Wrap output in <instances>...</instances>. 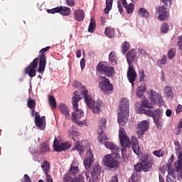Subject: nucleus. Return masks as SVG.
Masks as SVG:
<instances>
[{"mask_svg": "<svg viewBox=\"0 0 182 182\" xmlns=\"http://www.w3.org/2000/svg\"><path fill=\"white\" fill-rule=\"evenodd\" d=\"M50 49V46H47L44 48H42L39 51L38 58H36L28 66H27L24 70L25 75H28L30 77H35L36 76V68L38 69V73H41L43 75V72H45V68H46V54L45 52H48Z\"/></svg>", "mask_w": 182, "mask_h": 182, "instance_id": "nucleus-1", "label": "nucleus"}, {"mask_svg": "<svg viewBox=\"0 0 182 182\" xmlns=\"http://www.w3.org/2000/svg\"><path fill=\"white\" fill-rule=\"evenodd\" d=\"M81 99L82 98L80 97L79 92L77 91H75L74 96L72 97V104L75 112H73L72 117L74 123L78 126H83V124L86 123V119L82 121L79 120L80 119H82V117H85L83 111H82V109H79V102Z\"/></svg>", "mask_w": 182, "mask_h": 182, "instance_id": "nucleus-2", "label": "nucleus"}, {"mask_svg": "<svg viewBox=\"0 0 182 182\" xmlns=\"http://www.w3.org/2000/svg\"><path fill=\"white\" fill-rule=\"evenodd\" d=\"M81 85L82 84L78 81L74 82V86L82 89V90H81V93L82 96H84V100L87 106L90 107V109H92L93 113H99V112H100V105L97 104V102H96V101L89 95V91L85 88V85Z\"/></svg>", "mask_w": 182, "mask_h": 182, "instance_id": "nucleus-3", "label": "nucleus"}, {"mask_svg": "<svg viewBox=\"0 0 182 182\" xmlns=\"http://www.w3.org/2000/svg\"><path fill=\"white\" fill-rule=\"evenodd\" d=\"M153 166H154V159L153 156L146 154L141 156L140 162L134 165V168L137 173H140V171L147 173V171L151 170Z\"/></svg>", "mask_w": 182, "mask_h": 182, "instance_id": "nucleus-4", "label": "nucleus"}, {"mask_svg": "<svg viewBox=\"0 0 182 182\" xmlns=\"http://www.w3.org/2000/svg\"><path fill=\"white\" fill-rule=\"evenodd\" d=\"M129 107L128 100L122 99L118 110V122L121 126H124L129 122Z\"/></svg>", "mask_w": 182, "mask_h": 182, "instance_id": "nucleus-5", "label": "nucleus"}, {"mask_svg": "<svg viewBox=\"0 0 182 182\" xmlns=\"http://www.w3.org/2000/svg\"><path fill=\"white\" fill-rule=\"evenodd\" d=\"M136 113H144L146 116L149 117H152L154 123L156 124V127H159L161 124L160 122V117L163 116V109L158 108L155 110H143L141 107H136Z\"/></svg>", "mask_w": 182, "mask_h": 182, "instance_id": "nucleus-6", "label": "nucleus"}, {"mask_svg": "<svg viewBox=\"0 0 182 182\" xmlns=\"http://www.w3.org/2000/svg\"><path fill=\"white\" fill-rule=\"evenodd\" d=\"M119 139L122 146L121 151L122 159L126 161V160H127V156L124 154V151H126V149L132 146V141H130V138H128L127 134H126V130L123 128H119Z\"/></svg>", "mask_w": 182, "mask_h": 182, "instance_id": "nucleus-7", "label": "nucleus"}, {"mask_svg": "<svg viewBox=\"0 0 182 182\" xmlns=\"http://www.w3.org/2000/svg\"><path fill=\"white\" fill-rule=\"evenodd\" d=\"M119 154H110L106 155L102 159V163L104 166L109 167V168H115V167H118L119 164H120L119 161Z\"/></svg>", "mask_w": 182, "mask_h": 182, "instance_id": "nucleus-8", "label": "nucleus"}, {"mask_svg": "<svg viewBox=\"0 0 182 182\" xmlns=\"http://www.w3.org/2000/svg\"><path fill=\"white\" fill-rule=\"evenodd\" d=\"M97 80L99 82L98 86L105 95H110V93L113 92V84L110 83V80H109V78L99 76Z\"/></svg>", "mask_w": 182, "mask_h": 182, "instance_id": "nucleus-9", "label": "nucleus"}, {"mask_svg": "<svg viewBox=\"0 0 182 182\" xmlns=\"http://www.w3.org/2000/svg\"><path fill=\"white\" fill-rule=\"evenodd\" d=\"M100 173H102V168L100 167L99 164L95 163L91 168L90 173H85L87 181L88 182L99 181V178L100 177Z\"/></svg>", "mask_w": 182, "mask_h": 182, "instance_id": "nucleus-10", "label": "nucleus"}, {"mask_svg": "<svg viewBox=\"0 0 182 182\" xmlns=\"http://www.w3.org/2000/svg\"><path fill=\"white\" fill-rule=\"evenodd\" d=\"M97 72H100L101 75H105L107 77H112L114 73V68L113 67L107 66V63L101 61L96 68Z\"/></svg>", "mask_w": 182, "mask_h": 182, "instance_id": "nucleus-11", "label": "nucleus"}, {"mask_svg": "<svg viewBox=\"0 0 182 182\" xmlns=\"http://www.w3.org/2000/svg\"><path fill=\"white\" fill-rule=\"evenodd\" d=\"M107 122V120H106V118H101V119L99 121V129H97V133L98 134V141L100 143H103V141H106L107 140V135L105 134Z\"/></svg>", "mask_w": 182, "mask_h": 182, "instance_id": "nucleus-12", "label": "nucleus"}, {"mask_svg": "<svg viewBox=\"0 0 182 182\" xmlns=\"http://www.w3.org/2000/svg\"><path fill=\"white\" fill-rule=\"evenodd\" d=\"M48 14H60L63 16H69L71 14L70 8L60 6L47 10Z\"/></svg>", "mask_w": 182, "mask_h": 182, "instance_id": "nucleus-13", "label": "nucleus"}, {"mask_svg": "<svg viewBox=\"0 0 182 182\" xmlns=\"http://www.w3.org/2000/svg\"><path fill=\"white\" fill-rule=\"evenodd\" d=\"M174 144L176 146V147H178L176 153L178 160L176 162H175V167L177 171L182 173V149L180 148V142L178 141H175Z\"/></svg>", "mask_w": 182, "mask_h": 182, "instance_id": "nucleus-14", "label": "nucleus"}, {"mask_svg": "<svg viewBox=\"0 0 182 182\" xmlns=\"http://www.w3.org/2000/svg\"><path fill=\"white\" fill-rule=\"evenodd\" d=\"M72 146V144L69 142L61 143L59 144V140L58 138H55L53 147L55 151H65V150H69V148Z\"/></svg>", "mask_w": 182, "mask_h": 182, "instance_id": "nucleus-15", "label": "nucleus"}, {"mask_svg": "<svg viewBox=\"0 0 182 182\" xmlns=\"http://www.w3.org/2000/svg\"><path fill=\"white\" fill-rule=\"evenodd\" d=\"M157 12L159 14L158 19H159V21H167L168 16H170V13L167 7H166V5L159 6Z\"/></svg>", "mask_w": 182, "mask_h": 182, "instance_id": "nucleus-16", "label": "nucleus"}, {"mask_svg": "<svg viewBox=\"0 0 182 182\" xmlns=\"http://www.w3.org/2000/svg\"><path fill=\"white\" fill-rule=\"evenodd\" d=\"M127 77L129 83L132 84V87H133L134 86V81L136 80V77H137V73H136V70H134V65L128 66Z\"/></svg>", "mask_w": 182, "mask_h": 182, "instance_id": "nucleus-17", "label": "nucleus"}, {"mask_svg": "<svg viewBox=\"0 0 182 182\" xmlns=\"http://www.w3.org/2000/svg\"><path fill=\"white\" fill-rule=\"evenodd\" d=\"M93 163H95L93 152L92 151V149H89L87 152V156L84 160V166L88 171L90 170V167Z\"/></svg>", "mask_w": 182, "mask_h": 182, "instance_id": "nucleus-18", "label": "nucleus"}, {"mask_svg": "<svg viewBox=\"0 0 182 182\" xmlns=\"http://www.w3.org/2000/svg\"><path fill=\"white\" fill-rule=\"evenodd\" d=\"M79 173V167L71 165L68 172L63 177L64 182L72 181V176H76Z\"/></svg>", "mask_w": 182, "mask_h": 182, "instance_id": "nucleus-19", "label": "nucleus"}, {"mask_svg": "<svg viewBox=\"0 0 182 182\" xmlns=\"http://www.w3.org/2000/svg\"><path fill=\"white\" fill-rule=\"evenodd\" d=\"M149 99L154 105H160L163 102L161 95H159L157 92L151 90L149 92Z\"/></svg>", "mask_w": 182, "mask_h": 182, "instance_id": "nucleus-20", "label": "nucleus"}, {"mask_svg": "<svg viewBox=\"0 0 182 182\" xmlns=\"http://www.w3.org/2000/svg\"><path fill=\"white\" fill-rule=\"evenodd\" d=\"M108 139H107L105 141H102L101 144H103V143L105 144V146L107 149H109V150H111L112 154H119V151H120V149H119V146L117 145L114 144L112 142L107 141Z\"/></svg>", "mask_w": 182, "mask_h": 182, "instance_id": "nucleus-21", "label": "nucleus"}, {"mask_svg": "<svg viewBox=\"0 0 182 182\" xmlns=\"http://www.w3.org/2000/svg\"><path fill=\"white\" fill-rule=\"evenodd\" d=\"M149 129V124L147 121H142L141 123L138 124V130L136 133L138 134L139 139L144 134L145 132Z\"/></svg>", "mask_w": 182, "mask_h": 182, "instance_id": "nucleus-22", "label": "nucleus"}, {"mask_svg": "<svg viewBox=\"0 0 182 182\" xmlns=\"http://www.w3.org/2000/svg\"><path fill=\"white\" fill-rule=\"evenodd\" d=\"M127 62L129 66H132L133 65V61L137 59V53L136 50L131 49L126 55Z\"/></svg>", "mask_w": 182, "mask_h": 182, "instance_id": "nucleus-23", "label": "nucleus"}, {"mask_svg": "<svg viewBox=\"0 0 182 182\" xmlns=\"http://www.w3.org/2000/svg\"><path fill=\"white\" fill-rule=\"evenodd\" d=\"M35 124L40 130H44L46 128V117L42 116L41 119H35Z\"/></svg>", "mask_w": 182, "mask_h": 182, "instance_id": "nucleus-24", "label": "nucleus"}, {"mask_svg": "<svg viewBox=\"0 0 182 182\" xmlns=\"http://www.w3.org/2000/svg\"><path fill=\"white\" fill-rule=\"evenodd\" d=\"M58 109L62 114L66 117V119H69L70 117V109H69V107H68L64 103H60L58 106Z\"/></svg>", "mask_w": 182, "mask_h": 182, "instance_id": "nucleus-25", "label": "nucleus"}, {"mask_svg": "<svg viewBox=\"0 0 182 182\" xmlns=\"http://www.w3.org/2000/svg\"><path fill=\"white\" fill-rule=\"evenodd\" d=\"M74 19L77 21V22H82L85 19V11L82 9H77L74 11L73 13Z\"/></svg>", "mask_w": 182, "mask_h": 182, "instance_id": "nucleus-26", "label": "nucleus"}, {"mask_svg": "<svg viewBox=\"0 0 182 182\" xmlns=\"http://www.w3.org/2000/svg\"><path fill=\"white\" fill-rule=\"evenodd\" d=\"M117 54H116V52L112 51L109 55V62L112 66H116L117 65Z\"/></svg>", "mask_w": 182, "mask_h": 182, "instance_id": "nucleus-27", "label": "nucleus"}, {"mask_svg": "<svg viewBox=\"0 0 182 182\" xmlns=\"http://www.w3.org/2000/svg\"><path fill=\"white\" fill-rule=\"evenodd\" d=\"M75 150H77V151L79 152L80 156H82V154H83V151H85V146L80 145L79 141H77L74 147L72 149L73 151H75Z\"/></svg>", "mask_w": 182, "mask_h": 182, "instance_id": "nucleus-28", "label": "nucleus"}, {"mask_svg": "<svg viewBox=\"0 0 182 182\" xmlns=\"http://www.w3.org/2000/svg\"><path fill=\"white\" fill-rule=\"evenodd\" d=\"M113 1L114 0H106L105 1V8L104 9L105 14H109L110 11H112V8L113 6Z\"/></svg>", "mask_w": 182, "mask_h": 182, "instance_id": "nucleus-29", "label": "nucleus"}, {"mask_svg": "<svg viewBox=\"0 0 182 182\" xmlns=\"http://www.w3.org/2000/svg\"><path fill=\"white\" fill-rule=\"evenodd\" d=\"M95 28H96V20H95V17H91L90 23L88 27V32L93 33L95 32Z\"/></svg>", "mask_w": 182, "mask_h": 182, "instance_id": "nucleus-30", "label": "nucleus"}, {"mask_svg": "<svg viewBox=\"0 0 182 182\" xmlns=\"http://www.w3.org/2000/svg\"><path fill=\"white\" fill-rule=\"evenodd\" d=\"M105 33L108 38H113L114 36V33H116V31H114V28L111 27H107L105 31Z\"/></svg>", "mask_w": 182, "mask_h": 182, "instance_id": "nucleus-31", "label": "nucleus"}, {"mask_svg": "<svg viewBox=\"0 0 182 182\" xmlns=\"http://www.w3.org/2000/svg\"><path fill=\"white\" fill-rule=\"evenodd\" d=\"M41 168H43L45 174H49V170H50V164L48 161H45L41 165Z\"/></svg>", "mask_w": 182, "mask_h": 182, "instance_id": "nucleus-32", "label": "nucleus"}, {"mask_svg": "<svg viewBox=\"0 0 182 182\" xmlns=\"http://www.w3.org/2000/svg\"><path fill=\"white\" fill-rule=\"evenodd\" d=\"M139 15L142 18H149L150 16V13L144 8H140L139 9Z\"/></svg>", "mask_w": 182, "mask_h": 182, "instance_id": "nucleus-33", "label": "nucleus"}, {"mask_svg": "<svg viewBox=\"0 0 182 182\" xmlns=\"http://www.w3.org/2000/svg\"><path fill=\"white\" fill-rule=\"evenodd\" d=\"M164 93L167 97H173L174 94L173 93V90L170 86H166L164 88Z\"/></svg>", "mask_w": 182, "mask_h": 182, "instance_id": "nucleus-34", "label": "nucleus"}, {"mask_svg": "<svg viewBox=\"0 0 182 182\" xmlns=\"http://www.w3.org/2000/svg\"><path fill=\"white\" fill-rule=\"evenodd\" d=\"M41 153H48V152L50 151V148H49V143L43 142L41 144Z\"/></svg>", "mask_w": 182, "mask_h": 182, "instance_id": "nucleus-35", "label": "nucleus"}, {"mask_svg": "<svg viewBox=\"0 0 182 182\" xmlns=\"http://www.w3.org/2000/svg\"><path fill=\"white\" fill-rule=\"evenodd\" d=\"M48 102L50 106H51V107H53V109H56L57 103L54 96L51 95L48 97Z\"/></svg>", "mask_w": 182, "mask_h": 182, "instance_id": "nucleus-36", "label": "nucleus"}, {"mask_svg": "<svg viewBox=\"0 0 182 182\" xmlns=\"http://www.w3.org/2000/svg\"><path fill=\"white\" fill-rule=\"evenodd\" d=\"M129 49H130V43L127 41H124L122 46V53L126 54Z\"/></svg>", "mask_w": 182, "mask_h": 182, "instance_id": "nucleus-37", "label": "nucleus"}, {"mask_svg": "<svg viewBox=\"0 0 182 182\" xmlns=\"http://www.w3.org/2000/svg\"><path fill=\"white\" fill-rule=\"evenodd\" d=\"M141 106L146 109H153V105L151 104L150 101L147 100H144L141 103Z\"/></svg>", "mask_w": 182, "mask_h": 182, "instance_id": "nucleus-38", "label": "nucleus"}, {"mask_svg": "<svg viewBox=\"0 0 182 182\" xmlns=\"http://www.w3.org/2000/svg\"><path fill=\"white\" fill-rule=\"evenodd\" d=\"M176 176V174H174V171L173 170L168 171V174L166 177V181L167 182H176L173 181V178Z\"/></svg>", "mask_w": 182, "mask_h": 182, "instance_id": "nucleus-39", "label": "nucleus"}, {"mask_svg": "<svg viewBox=\"0 0 182 182\" xmlns=\"http://www.w3.org/2000/svg\"><path fill=\"white\" fill-rule=\"evenodd\" d=\"M80 136V134L77 131H72L70 133V137H71L74 141H77V137Z\"/></svg>", "mask_w": 182, "mask_h": 182, "instance_id": "nucleus-40", "label": "nucleus"}, {"mask_svg": "<svg viewBox=\"0 0 182 182\" xmlns=\"http://www.w3.org/2000/svg\"><path fill=\"white\" fill-rule=\"evenodd\" d=\"M125 9L127 14H133V11H134V4L133 3L129 4L125 7Z\"/></svg>", "mask_w": 182, "mask_h": 182, "instance_id": "nucleus-41", "label": "nucleus"}, {"mask_svg": "<svg viewBox=\"0 0 182 182\" xmlns=\"http://www.w3.org/2000/svg\"><path fill=\"white\" fill-rule=\"evenodd\" d=\"M27 105L29 109H35V107H36V102L35 101V100L29 99L28 100Z\"/></svg>", "mask_w": 182, "mask_h": 182, "instance_id": "nucleus-42", "label": "nucleus"}, {"mask_svg": "<svg viewBox=\"0 0 182 182\" xmlns=\"http://www.w3.org/2000/svg\"><path fill=\"white\" fill-rule=\"evenodd\" d=\"M164 154L165 153L163 151V149H159V150L153 151V155L156 156V157H164Z\"/></svg>", "mask_w": 182, "mask_h": 182, "instance_id": "nucleus-43", "label": "nucleus"}, {"mask_svg": "<svg viewBox=\"0 0 182 182\" xmlns=\"http://www.w3.org/2000/svg\"><path fill=\"white\" fill-rule=\"evenodd\" d=\"M176 48H171L168 52V59H173V58H174V56H176Z\"/></svg>", "mask_w": 182, "mask_h": 182, "instance_id": "nucleus-44", "label": "nucleus"}, {"mask_svg": "<svg viewBox=\"0 0 182 182\" xmlns=\"http://www.w3.org/2000/svg\"><path fill=\"white\" fill-rule=\"evenodd\" d=\"M161 32L162 33H167V32H168V24L166 23H164L161 27Z\"/></svg>", "mask_w": 182, "mask_h": 182, "instance_id": "nucleus-45", "label": "nucleus"}, {"mask_svg": "<svg viewBox=\"0 0 182 182\" xmlns=\"http://www.w3.org/2000/svg\"><path fill=\"white\" fill-rule=\"evenodd\" d=\"M132 150L135 154H139L140 146H139V144H132Z\"/></svg>", "mask_w": 182, "mask_h": 182, "instance_id": "nucleus-46", "label": "nucleus"}, {"mask_svg": "<svg viewBox=\"0 0 182 182\" xmlns=\"http://www.w3.org/2000/svg\"><path fill=\"white\" fill-rule=\"evenodd\" d=\"M138 52L139 55H143V56H149V53L146 51V50L141 48L138 49Z\"/></svg>", "mask_w": 182, "mask_h": 182, "instance_id": "nucleus-47", "label": "nucleus"}, {"mask_svg": "<svg viewBox=\"0 0 182 182\" xmlns=\"http://www.w3.org/2000/svg\"><path fill=\"white\" fill-rule=\"evenodd\" d=\"M21 182H32V180H31V178L28 174H25L21 179Z\"/></svg>", "mask_w": 182, "mask_h": 182, "instance_id": "nucleus-48", "label": "nucleus"}, {"mask_svg": "<svg viewBox=\"0 0 182 182\" xmlns=\"http://www.w3.org/2000/svg\"><path fill=\"white\" fill-rule=\"evenodd\" d=\"M65 2L68 6H75V5H76V1H75V0H66Z\"/></svg>", "mask_w": 182, "mask_h": 182, "instance_id": "nucleus-49", "label": "nucleus"}, {"mask_svg": "<svg viewBox=\"0 0 182 182\" xmlns=\"http://www.w3.org/2000/svg\"><path fill=\"white\" fill-rule=\"evenodd\" d=\"M144 77H146V75L144 74V70H142L139 72V82H143Z\"/></svg>", "mask_w": 182, "mask_h": 182, "instance_id": "nucleus-50", "label": "nucleus"}, {"mask_svg": "<svg viewBox=\"0 0 182 182\" xmlns=\"http://www.w3.org/2000/svg\"><path fill=\"white\" fill-rule=\"evenodd\" d=\"M178 43H177V45L178 46V49L180 50H182V36H180L178 38Z\"/></svg>", "mask_w": 182, "mask_h": 182, "instance_id": "nucleus-51", "label": "nucleus"}, {"mask_svg": "<svg viewBox=\"0 0 182 182\" xmlns=\"http://www.w3.org/2000/svg\"><path fill=\"white\" fill-rule=\"evenodd\" d=\"M167 62V57L166 55H163L162 58L159 61V63L161 65H166Z\"/></svg>", "mask_w": 182, "mask_h": 182, "instance_id": "nucleus-52", "label": "nucleus"}, {"mask_svg": "<svg viewBox=\"0 0 182 182\" xmlns=\"http://www.w3.org/2000/svg\"><path fill=\"white\" fill-rule=\"evenodd\" d=\"M129 182H139L137 181V176H136L134 174H132L129 179Z\"/></svg>", "mask_w": 182, "mask_h": 182, "instance_id": "nucleus-53", "label": "nucleus"}, {"mask_svg": "<svg viewBox=\"0 0 182 182\" xmlns=\"http://www.w3.org/2000/svg\"><path fill=\"white\" fill-rule=\"evenodd\" d=\"M80 63L81 69L82 70L85 69V66H86V60H85V58H82Z\"/></svg>", "mask_w": 182, "mask_h": 182, "instance_id": "nucleus-54", "label": "nucleus"}, {"mask_svg": "<svg viewBox=\"0 0 182 182\" xmlns=\"http://www.w3.org/2000/svg\"><path fill=\"white\" fill-rule=\"evenodd\" d=\"M131 143L132 144H138L139 141L137 140V138L136 136H132Z\"/></svg>", "mask_w": 182, "mask_h": 182, "instance_id": "nucleus-55", "label": "nucleus"}, {"mask_svg": "<svg viewBox=\"0 0 182 182\" xmlns=\"http://www.w3.org/2000/svg\"><path fill=\"white\" fill-rule=\"evenodd\" d=\"M46 176L47 182H53V179H52V176H50V174L47 173V174H46Z\"/></svg>", "mask_w": 182, "mask_h": 182, "instance_id": "nucleus-56", "label": "nucleus"}, {"mask_svg": "<svg viewBox=\"0 0 182 182\" xmlns=\"http://www.w3.org/2000/svg\"><path fill=\"white\" fill-rule=\"evenodd\" d=\"M117 7L119 12L122 14V12H123V6H122V4L120 2L117 3Z\"/></svg>", "mask_w": 182, "mask_h": 182, "instance_id": "nucleus-57", "label": "nucleus"}, {"mask_svg": "<svg viewBox=\"0 0 182 182\" xmlns=\"http://www.w3.org/2000/svg\"><path fill=\"white\" fill-rule=\"evenodd\" d=\"M146 90L147 88L146 87V85H144V86L139 87L138 90H140L141 92H142V93H144Z\"/></svg>", "mask_w": 182, "mask_h": 182, "instance_id": "nucleus-58", "label": "nucleus"}, {"mask_svg": "<svg viewBox=\"0 0 182 182\" xmlns=\"http://www.w3.org/2000/svg\"><path fill=\"white\" fill-rule=\"evenodd\" d=\"M176 112V113H181V112H182V105H178L177 106Z\"/></svg>", "mask_w": 182, "mask_h": 182, "instance_id": "nucleus-59", "label": "nucleus"}, {"mask_svg": "<svg viewBox=\"0 0 182 182\" xmlns=\"http://www.w3.org/2000/svg\"><path fill=\"white\" fill-rule=\"evenodd\" d=\"M171 114H172L171 109H166V115L167 116V117H171Z\"/></svg>", "mask_w": 182, "mask_h": 182, "instance_id": "nucleus-60", "label": "nucleus"}, {"mask_svg": "<svg viewBox=\"0 0 182 182\" xmlns=\"http://www.w3.org/2000/svg\"><path fill=\"white\" fill-rule=\"evenodd\" d=\"M136 96L138 97H141V96H143V92H141L140 90H138L136 91Z\"/></svg>", "mask_w": 182, "mask_h": 182, "instance_id": "nucleus-61", "label": "nucleus"}, {"mask_svg": "<svg viewBox=\"0 0 182 182\" xmlns=\"http://www.w3.org/2000/svg\"><path fill=\"white\" fill-rule=\"evenodd\" d=\"M75 53L77 58H80V56H82V51L80 50H77Z\"/></svg>", "mask_w": 182, "mask_h": 182, "instance_id": "nucleus-62", "label": "nucleus"}, {"mask_svg": "<svg viewBox=\"0 0 182 182\" xmlns=\"http://www.w3.org/2000/svg\"><path fill=\"white\" fill-rule=\"evenodd\" d=\"M42 117H41V115L39 114V112H36V117H35V120H38L39 119H41Z\"/></svg>", "mask_w": 182, "mask_h": 182, "instance_id": "nucleus-63", "label": "nucleus"}, {"mask_svg": "<svg viewBox=\"0 0 182 182\" xmlns=\"http://www.w3.org/2000/svg\"><path fill=\"white\" fill-rule=\"evenodd\" d=\"M159 181L160 182H164V178H163V176H161V174H159Z\"/></svg>", "mask_w": 182, "mask_h": 182, "instance_id": "nucleus-64", "label": "nucleus"}]
</instances>
